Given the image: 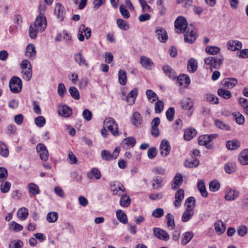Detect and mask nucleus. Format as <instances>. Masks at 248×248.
I'll use <instances>...</instances> for the list:
<instances>
[{
	"instance_id": "36",
	"label": "nucleus",
	"mask_w": 248,
	"mask_h": 248,
	"mask_svg": "<svg viewBox=\"0 0 248 248\" xmlns=\"http://www.w3.org/2000/svg\"><path fill=\"white\" fill-rule=\"evenodd\" d=\"M88 177L91 179H99L101 178V174L100 171L95 168L92 169L91 171L89 172L88 174Z\"/></svg>"
},
{
	"instance_id": "40",
	"label": "nucleus",
	"mask_w": 248,
	"mask_h": 248,
	"mask_svg": "<svg viewBox=\"0 0 248 248\" xmlns=\"http://www.w3.org/2000/svg\"><path fill=\"white\" fill-rule=\"evenodd\" d=\"M131 203V199L130 197L124 194L122 196L120 200V204L123 207H128Z\"/></svg>"
},
{
	"instance_id": "35",
	"label": "nucleus",
	"mask_w": 248,
	"mask_h": 248,
	"mask_svg": "<svg viewBox=\"0 0 248 248\" xmlns=\"http://www.w3.org/2000/svg\"><path fill=\"white\" fill-rule=\"evenodd\" d=\"M194 101L190 98H187L183 99L181 102L182 107L186 110H189L193 106Z\"/></svg>"
},
{
	"instance_id": "38",
	"label": "nucleus",
	"mask_w": 248,
	"mask_h": 248,
	"mask_svg": "<svg viewBox=\"0 0 248 248\" xmlns=\"http://www.w3.org/2000/svg\"><path fill=\"white\" fill-rule=\"evenodd\" d=\"M239 161L243 165L248 164V149L244 150L241 153Z\"/></svg>"
},
{
	"instance_id": "45",
	"label": "nucleus",
	"mask_w": 248,
	"mask_h": 248,
	"mask_svg": "<svg viewBox=\"0 0 248 248\" xmlns=\"http://www.w3.org/2000/svg\"><path fill=\"white\" fill-rule=\"evenodd\" d=\"M233 118L238 124H243L245 122L244 116L239 112H234L232 113Z\"/></svg>"
},
{
	"instance_id": "33",
	"label": "nucleus",
	"mask_w": 248,
	"mask_h": 248,
	"mask_svg": "<svg viewBox=\"0 0 248 248\" xmlns=\"http://www.w3.org/2000/svg\"><path fill=\"white\" fill-rule=\"evenodd\" d=\"M197 135V131L195 129L189 128L185 130L184 135L185 140H190Z\"/></svg>"
},
{
	"instance_id": "63",
	"label": "nucleus",
	"mask_w": 248,
	"mask_h": 248,
	"mask_svg": "<svg viewBox=\"0 0 248 248\" xmlns=\"http://www.w3.org/2000/svg\"><path fill=\"white\" fill-rule=\"evenodd\" d=\"M164 211L162 208H157L153 210L152 215L155 217L160 218L164 215Z\"/></svg>"
},
{
	"instance_id": "29",
	"label": "nucleus",
	"mask_w": 248,
	"mask_h": 248,
	"mask_svg": "<svg viewBox=\"0 0 248 248\" xmlns=\"http://www.w3.org/2000/svg\"><path fill=\"white\" fill-rule=\"evenodd\" d=\"M198 63L196 60L193 58H190L187 62V69L190 73L195 72L197 69Z\"/></svg>"
},
{
	"instance_id": "48",
	"label": "nucleus",
	"mask_w": 248,
	"mask_h": 248,
	"mask_svg": "<svg viewBox=\"0 0 248 248\" xmlns=\"http://www.w3.org/2000/svg\"><path fill=\"white\" fill-rule=\"evenodd\" d=\"M236 168L235 163L232 162H228L224 166V170L226 173L231 174L234 172Z\"/></svg>"
},
{
	"instance_id": "5",
	"label": "nucleus",
	"mask_w": 248,
	"mask_h": 248,
	"mask_svg": "<svg viewBox=\"0 0 248 248\" xmlns=\"http://www.w3.org/2000/svg\"><path fill=\"white\" fill-rule=\"evenodd\" d=\"M9 88L11 92L14 93H20L22 88V82L20 78L14 76L9 81Z\"/></svg>"
},
{
	"instance_id": "57",
	"label": "nucleus",
	"mask_w": 248,
	"mask_h": 248,
	"mask_svg": "<svg viewBox=\"0 0 248 248\" xmlns=\"http://www.w3.org/2000/svg\"><path fill=\"white\" fill-rule=\"evenodd\" d=\"M116 23L118 26L123 30L126 31L129 28L128 24L122 19H118Z\"/></svg>"
},
{
	"instance_id": "34",
	"label": "nucleus",
	"mask_w": 248,
	"mask_h": 248,
	"mask_svg": "<svg viewBox=\"0 0 248 248\" xmlns=\"http://www.w3.org/2000/svg\"><path fill=\"white\" fill-rule=\"evenodd\" d=\"M117 219L122 223L126 224L128 222L127 216L125 213L122 210H118L116 212Z\"/></svg>"
},
{
	"instance_id": "53",
	"label": "nucleus",
	"mask_w": 248,
	"mask_h": 248,
	"mask_svg": "<svg viewBox=\"0 0 248 248\" xmlns=\"http://www.w3.org/2000/svg\"><path fill=\"white\" fill-rule=\"evenodd\" d=\"M21 74L22 77L24 79L29 81L32 77V68L22 70Z\"/></svg>"
},
{
	"instance_id": "58",
	"label": "nucleus",
	"mask_w": 248,
	"mask_h": 248,
	"mask_svg": "<svg viewBox=\"0 0 248 248\" xmlns=\"http://www.w3.org/2000/svg\"><path fill=\"white\" fill-rule=\"evenodd\" d=\"M69 92L71 96L75 99L78 100L80 98L79 93L78 89L75 87H70Z\"/></svg>"
},
{
	"instance_id": "59",
	"label": "nucleus",
	"mask_w": 248,
	"mask_h": 248,
	"mask_svg": "<svg viewBox=\"0 0 248 248\" xmlns=\"http://www.w3.org/2000/svg\"><path fill=\"white\" fill-rule=\"evenodd\" d=\"M185 205L186 207V209H188V207L191 206L192 209L194 210V207L196 206V201L195 199L193 197H190L188 198L185 201Z\"/></svg>"
},
{
	"instance_id": "2",
	"label": "nucleus",
	"mask_w": 248,
	"mask_h": 248,
	"mask_svg": "<svg viewBox=\"0 0 248 248\" xmlns=\"http://www.w3.org/2000/svg\"><path fill=\"white\" fill-rule=\"evenodd\" d=\"M46 26L47 22L45 16L43 14H40L35 19L34 24L30 27L29 33L31 38H36L38 31H43Z\"/></svg>"
},
{
	"instance_id": "55",
	"label": "nucleus",
	"mask_w": 248,
	"mask_h": 248,
	"mask_svg": "<svg viewBox=\"0 0 248 248\" xmlns=\"http://www.w3.org/2000/svg\"><path fill=\"white\" fill-rule=\"evenodd\" d=\"M138 94V89L137 88H134L131 90L127 95V100L129 101L130 98H132L131 101L132 104H133L135 101L136 98Z\"/></svg>"
},
{
	"instance_id": "31",
	"label": "nucleus",
	"mask_w": 248,
	"mask_h": 248,
	"mask_svg": "<svg viewBox=\"0 0 248 248\" xmlns=\"http://www.w3.org/2000/svg\"><path fill=\"white\" fill-rule=\"evenodd\" d=\"M166 218L168 228L172 230L175 226L174 216L170 213H168L166 216Z\"/></svg>"
},
{
	"instance_id": "13",
	"label": "nucleus",
	"mask_w": 248,
	"mask_h": 248,
	"mask_svg": "<svg viewBox=\"0 0 248 248\" xmlns=\"http://www.w3.org/2000/svg\"><path fill=\"white\" fill-rule=\"evenodd\" d=\"M185 192L182 188H179L175 193V201L173 202V205L176 208H177L181 205L182 202L184 199Z\"/></svg>"
},
{
	"instance_id": "23",
	"label": "nucleus",
	"mask_w": 248,
	"mask_h": 248,
	"mask_svg": "<svg viewBox=\"0 0 248 248\" xmlns=\"http://www.w3.org/2000/svg\"><path fill=\"white\" fill-rule=\"evenodd\" d=\"M227 47L232 51H235L241 48L242 45L241 42L237 40H230L227 44Z\"/></svg>"
},
{
	"instance_id": "41",
	"label": "nucleus",
	"mask_w": 248,
	"mask_h": 248,
	"mask_svg": "<svg viewBox=\"0 0 248 248\" xmlns=\"http://www.w3.org/2000/svg\"><path fill=\"white\" fill-rule=\"evenodd\" d=\"M194 234L192 232H186L183 234L181 244L183 245L187 244L193 238Z\"/></svg>"
},
{
	"instance_id": "56",
	"label": "nucleus",
	"mask_w": 248,
	"mask_h": 248,
	"mask_svg": "<svg viewBox=\"0 0 248 248\" xmlns=\"http://www.w3.org/2000/svg\"><path fill=\"white\" fill-rule=\"evenodd\" d=\"M164 103L162 100H157L155 103V110L156 113H160L163 110Z\"/></svg>"
},
{
	"instance_id": "14",
	"label": "nucleus",
	"mask_w": 248,
	"mask_h": 248,
	"mask_svg": "<svg viewBox=\"0 0 248 248\" xmlns=\"http://www.w3.org/2000/svg\"><path fill=\"white\" fill-rule=\"evenodd\" d=\"M160 154L163 156H167L170 153L171 147L169 142L166 140H163L161 142Z\"/></svg>"
},
{
	"instance_id": "22",
	"label": "nucleus",
	"mask_w": 248,
	"mask_h": 248,
	"mask_svg": "<svg viewBox=\"0 0 248 248\" xmlns=\"http://www.w3.org/2000/svg\"><path fill=\"white\" fill-rule=\"evenodd\" d=\"M158 39L162 43L166 42L168 38L166 30L163 28H159L155 31Z\"/></svg>"
},
{
	"instance_id": "49",
	"label": "nucleus",
	"mask_w": 248,
	"mask_h": 248,
	"mask_svg": "<svg viewBox=\"0 0 248 248\" xmlns=\"http://www.w3.org/2000/svg\"><path fill=\"white\" fill-rule=\"evenodd\" d=\"M220 48L215 46H207L205 48V52L210 55H214L219 53Z\"/></svg>"
},
{
	"instance_id": "64",
	"label": "nucleus",
	"mask_w": 248,
	"mask_h": 248,
	"mask_svg": "<svg viewBox=\"0 0 248 248\" xmlns=\"http://www.w3.org/2000/svg\"><path fill=\"white\" fill-rule=\"evenodd\" d=\"M46 122V119L43 116H38L35 119V123L39 127H43Z\"/></svg>"
},
{
	"instance_id": "60",
	"label": "nucleus",
	"mask_w": 248,
	"mask_h": 248,
	"mask_svg": "<svg viewBox=\"0 0 248 248\" xmlns=\"http://www.w3.org/2000/svg\"><path fill=\"white\" fill-rule=\"evenodd\" d=\"M175 109L173 107L170 108L166 112V117L168 121H172L174 119Z\"/></svg>"
},
{
	"instance_id": "19",
	"label": "nucleus",
	"mask_w": 248,
	"mask_h": 248,
	"mask_svg": "<svg viewBox=\"0 0 248 248\" xmlns=\"http://www.w3.org/2000/svg\"><path fill=\"white\" fill-rule=\"evenodd\" d=\"M162 70L165 74L172 80L176 78V73L175 71L169 65H165L162 67Z\"/></svg>"
},
{
	"instance_id": "52",
	"label": "nucleus",
	"mask_w": 248,
	"mask_h": 248,
	"mask_svg": "<svg viewBox=\"0 0 248 248\" xmlns=\"http://www.w3.org/2000/svg\"><path fill=\"white\" fill-rule=\"evenodd\" d=\"M28 188L30 192L34 195H37L40 192L38 186L34 183H30L28 185Z\"/></svg>"
},
{
	"instance_id": "18",
	"label": "nucleus",
	"mask_w": 248,
	"mask_h": 248,
	"mask_svg": "<svg viewBox=\"0 0 248 248\" xmlns=\"http://www.w3.org/2000/svg\"><path fill=\"white\" fill-rule=\"evenodd\" d=\"M58 111L60 115L64 117H69L72 114V109L66 105L59 106Z\"/></svg>"
},
{
	"instance_id": "62",
	"label": "nucleus",
	"mask_w": 248,
	"mask_h": 248,
	"mask_svg": "<svg viewBox=\"0 0 248 248\" xmlns=\"http://www.w3.org/2000/svg\"><path fill=\"white\" fill-rule=\"evenodd\" d=\"M11 186V184L9 182L2 183L0 187L1 192L3 193H7L10 190Z\"/></svg>"
},
{
	"instance_id": "61",
	"label": "nucleus",
	"mask_w": 248,
	"mask_h": 248,
	"mask_svg": "<svg viewBox=\"0 0 248 248\" xmlns=\"http://www.w3.org/2000/svg\"><path fill=\"white\" fill-rule=\"evenodd\" d=\"M220 188V184L217 180L212 181L209 185V189L213 192L217 191Z\"/></svg>"
},
{
	"instance_id": "3",
	"label": "nucleus",
	"mask_w": 248,
	"mask_h": 248,
	"mask_svg": "<svg viewBox=\"0 0 248 248\" xmlns=\"http://www.w3.org/2000/svg\"><path fill=\"white\" fill-rule=\"evenodd\" d=\"M224 59L222 56L208 57L204 59L205 66L206 69L211 71L213 69H219L223 63Z\"/></svg>"
},
{
	"instance_id": "17",
	"label": "nucleus",
	"mask_w": 248,
	"mask_h": 248,
	"mask_svg": "<svg viewBox=\"0 0 248 248\" xmlns=\"http://www.w3.org/2000/svg\"><path fill=\"white\" fill-rule=\"evenodd\" d=\"M238 81L235 78H227L221 81V84L224 88H232L237 84Z\"/></svg>"
},
{
	"instance_id": "12",
	"label": "nucleus",
	"mask_w": 248,
	"mask_h": 248,
	"mask_svg": "<svg viewBox=\"0 0 248 248\" xmlns=\"http://www.w3.org/2000/svg\"><path fill=\"white\" fill-rule=\"evenodd\" d=\"M177 81L180 86L187 88L190 83V79L186 74H182L178 76H176Z\"/></svg>"
},
{
	"instance_id": "21",
	"label": "nucleus",
	"mask_w": 248,
	"mask_h": 248,
	"mask_svg": "<svg viewBox=\"0 0 248 248\" xmlns=\"http://www.w3.org/2000/svg\"><path fill=\"white\" fill-rule=\"evenodd\" d=\"M130 120L131 124L137 127H139L142 123V117L140 113L137 111L133 114Z\"/></svg>"
},
{
	"instance_id": "54",
	"label": "nucleus",
	"mask_w": 248,
	"mask_h": 248,
	"mask_svg": "<svg viewBox=\"0 0 248 248\" xmlns=\"http://www.w3.org/2000/svg\"><path fill=\"white\" fill-rule=\"evenodd\" d=\"M9 229L15 232H19L23 229V227L21 225L13 221L10 224Z\"/></svg>"
},
{
	"instance_id": "43",
	"label": "nucleus",
	"mask_w": 248,
	"mask_h": 248,
	"mask_svg": "<svg viewBox=\"0 0 248 248\" xmlns=\"http://www.w3.org/2000/svg\"><path fill=\"white\" fill-rule=\"evenodd\" d=\"M217 94L225 99H229L232 96L231 93L225 89H219L217 90Z\"/></svg>"
},
{
	"instance_id": "46",
	"label": "nucleus",
	"mask_w": 248,
	"mask_h": 248,
	"mask_svg": "<svg viewBox=\"0 0 248 248\" xmlns=\"http://www.w3.org/2000/svg\"><path fill=\"white\" fill-rule=\"evenodd\" d=\"M146 94L148 100L151 103L155 102L156 100H158V96L156 93L151 90H147Z\"/></svg>"
},
{
	"instance_id": "28",
	"label": "nucleus",
	"mask_w": 248,
	"mask_h": 248,
	"mask_svg": "<svg viewBox=\"0 0 248 248\" xmlns=\"http://www.w3.org/2000/svg\"><path fill=\"white\" fill-rule=\"evenodd\" d=\"M75 61L80 66H88V63L81 53H76L74 55Z\"/></svg>"
},
{
	"instance_id": "50",
	"label": "nucleus",
	"mask_w": 248,
	"mask_h": 248,
	"mask_svg": "<svg viewBox=\"0 0 248 248\" xmlns=\"http://www.w3.org/2000/svg\"><path fill=\"white\" fill-rule=\"evenodd\" d=\"M58 218V214L56 212H50L46 216V220L49 223L56 222Z\"/></svg>"
},
{
	"instance_id": "32",
	"label": "nucleus",
	"mask_w": 248,
	"mask_h": 248,
	"mask_svg": "<svg viewBox=\"0 0 248 248\" xmlns=\"http://www.w3.org/2000/svg\"><path fill=\"white\" fill-rule=\"evenodd\" d=\"M226 146L228 149L234 150L240 147V142L237 140H229L226 142Z\"/></svg>"
},
{
	"instance_id": "20",
	"label": "nucleus",
	"mask_w": 248,
	"mask_h": 248,
	"mask_svg": "<svg viewBox=\"0 0 248 248\" xmlns=\"http://www.w3.org/2000/svg\"><path fill=\"white\" fill-rule=\"evenodd\" d=\"M140 63L145 69L150 70L154 66V62L149 58L141 56L140 58Z\"/></svg>"
},
{
	"instance_id": "26",
	"label": "nucleus",
	"mask_w": 248,
	"mask_h": 248,
	"mask_svg": "<svg viewBox=\"0 0 248 248\" xmlns=\"http://www.w3.org/2000/svg\"><path fill=\"white\" fill-rule=\"evenodd\" d=\"M216 232L219 235L223 233L226 230V225L221 220H219L214 224Z\"/></svg>"
},
{
	"instance_id": "42",
	"label": "nucleus",
	"mask_w": 248,
	"mask_h": 248,
	"mask_svg": "<svg viewBox=\"0 0 248 248\" xmlns=\"http://www.w3.org/2000/svg\"><path fill=\"white\" fill-rule=\"evenodd\" d=\"M173 185L172 188L176 189L178 186H180L183 182V176L180 173H177L173 180Z\"/></svg>"
},
{
	"instance_id": "27",
	"label": "nucleus",
	"mask_w": 248,
	"mask_h": 248,
	"mask_svg": "<svg viewBox=\"0 0 248 248\" xmlns=\"http://www.w3.org/2000/svg\"><path fill=\"white\" fill-rule=\"evenodd\" d=\"M29 216L28 209L25 207L19 208L17 212V217L21 220H26Z\"/></svg>"
},
{
	"instance_id": "47",
	"label": "nucleus",
	"mask_w": 248,
	"mask_h": 248,
	"mask_svg": "<svg viewBox=\"0 0 248 248\" xmlns=\"http://www.w3.org/2000/svg\"><path fill=\"white\" fill-rule=\"evenodd\" d=\"M9 152L7 145L3 142L0 141V155L6 157L9 155Z\"/></svg>"
},
{
	"instance_id": "4",
	"label": "nucleus",
	"mask_w": 248,
	"mask_h": 248,
	"mask_svg": "<svg viewBox=\"0 0 248 248\" xmlns=\"http://www.w3.org/2000/svg\"><path fill=\"white\" fill-rule=\"evenodd\" d=\"M104 124L114 136H119L118 125L115 120L112 117H108L104 121Z\"/></svg>"
},
{
	"instance_id": "51",
	"label": "nucleus",
	"mask_w": 248,
	"mask_h": 248,
	"mask_svg": "<svg viewBox=\"0 0 248 248\" xmlns=\"http://www.w3.org/2000/svg\"><path fill=\"white\" fill-rule=\"evenodd\" d=\"M197 186L202 196L203 197H207L208 196V193L206 190L204 183L202 181H199L198 183Z\"/></svg>"
},
{
	"instance_id": "24",
	"label": "nucleus",
	"mask_w": 248,
	"mask_h": 248,
	"mask_svg": "<svg viewBox=\"0 0 248 248\" xmlns=\"http://www.w3.org/2000/svg\"><path fill=\"white\" fill-rule=\"evenodd\" d=\"M194 215V210L192 209L191 206H188V209L183 213L182 216V221L184 222H186L189 221Z\"/></svg>"
},
{
	"instance_id": "25",
	"label": "nucleus",
	"mask_w": 248,
	"mask_h": 248,
	"mask_svg": "<svg viewBox=\"0 0 248 248\" xmlns=\"http://www.w3.org/2000/svg\"><path fill=\"white\" fill-rule=\"evenodd\" d=\"M124 147L126 149L133 147L136 143V139L133 137H129L124 139Z\"/></svg>"
},
{
	"instance_id": "30",
	"label": "nucleus",
	"mask_w": 248,
	"mask_h": 248,
	"mask_svg": "<svg viewBox=\"0 0 248 248\" xmlns=\"http://www.w3.org/2000/svg\"><path fill=\"white\" fill-rule=\"evenodd\" d=\"M55 13L57 17L61 20H62L64 15V7L60 3H57L55 7Z\"/></svg>"
},
{
	"instance_id": "15",
	"label": "nucleus",
	"mask_w": 248,
	"mask_h": 248,
	"mask_svg": "<svg viewBox=\"0 0 248 248\" xmlns=\"http://www.w3.org/2000/svg\"><path fill=\"white\" fill-rule=\"evenodd\" d=\"M110 188L114 195L120 196L124 192L125 188L123 185L119 182L114 183L110 185Z\"/></svg>"
},
{
	"instance_id": "8",
	"label": "nucleus",
	"mask_w": 248,
	"mask_h": 248,
	"mask_svg": "<svg viewBox=\"0 0 248 248\" xmlns=\"http://www.w3.org/2000/svg\"><path fill=\"white\" fill-rule=\"evenodd\" d=\"M36 150L42 161H46L48 160L49 156L48 151L46 146L43 143H38L36 146Z\"/></svg>"
},
{
	"instance_id": "6",
	"label": "nucleus",
	"mask_w": 248,
	"mask_h": 248,
	"mask_svg": "<svg viewBox=\"0 0 248 248\" xmlns=\"http://www.w3.org/2000/svg\"><path fill=\"white\" fill-rule=\"evenodd\" d=\"M120 151V148L116 147L113 153L109 151L104 150L101 152V156L102 158L105 161H111L115 159L119 155Z\"/></svg>"
},
{
	"instance_id": "44",
	"label": "nucleus",
	"mask_w": 248,
	"mask_h": 248,
	"mask_svg": "<svg viewBox=\"0 0 248 248\" xmlns=\"http://www.w3.org/2000/svg\"><path fill=\"white\" fill-rule=\"evenodd\" d=\"M200 161L197 158L193 160L187 159L185 162V167L189 168H193L197 167L199 165Z\"/></svg>"
},
{
	"instance_id": "7",
	"label": "nucleus",
	"mask_w": 248,
	"mask_h": 248,
	"mask_svg": "<svg viewBox=\"0 0 248 248\" xmlns=\"http://www.w3.org/2000/svg\"><path fill=\"white\" fill-rule=\"evenodd\" d=\"M91 32L92 30L91 28L86 27L84 24H81L79 27L78 33V40L80 41H83L84 40L85 37L84 35L83 34V33H85L86 38L88 39L91 36Z\"/></svg>"
},
{
	"instance_id": "39",
	"label": "nucleus",
	"mask_w": 248,
	"mask_h": 248,
	"mask_svg": "<svg viewBox=\"0 0 248 248\" xmlns=\"http://www.w3.org/2000/svg\"><path fill=\"white\" fill-rule=\"evenodd\" d=\"M119 82L120 84L125 85L127 83L126 73L124 70L120 69L118 73Z\"/></svg>"
},
{
	"instance_id": "37",
	"label": "nucleus",
	"mask_w": 248,
	"mask_h": 248,
	"mask_svg": "<svg viewBox=\"0 0 248 248\" xmlns=\"http://www.w3.org/2000/svg\"><path fill=\"white\" fill-rule=\"evenodd\" d=\"M215 124L217 127L220 129L224 130H231V127L228 124L220 120H216L215 121Z\"/></svg>"
},
{
	"instance_id": "10",
	"label": "nucleus",
	"mask_w": 248,
	"mask_h": 248,
	"mask_svg": "<svg viewBox=\"0 0 248 248\" xmlns=\"http://www.w3.org/2000/svg\"><path fill=\"white\" fill-rule=\"evenodd\" d=\"M154 234L155 237L162 240L168 241L170 239L169 233L165 230L159 228H154Z\"/></svg>"
},
{
	"instance_id": "11",
	"label": "nucleus",
	"mask_w": 248,
	"mask_h": 248,
	"mask_svg": "<svg viewBox=\"0 0 248 248\" xmlns=\"http://www.w3.org/2000/svg\"><path fill=\"white\" fill-rule=\"evenodd\" d=\"M239 195V192L231 188H228L225 192L224 198L226 201H231L236 199Z\"/></svg>"
},
{
	"instance_id": "16",
	"label": "nucleus",
	"mask_w": 248,
	"mask_h": 248,
	"mask_svg": "<svg viewBox=\"0 0 248 248\" xmlns=\"http://www.w3.org/2000/svg\"><path fill=\"white\" fill-rule=\"evenodd\" d=\"M25 55L29 59L33 60L36 56V51L35 45L29 44L26 48Z\"/></svg>"
},
{
	"instance_id": "9",
	"label": "nucleus",
	"mask_w": 248,
	"mask_h": 248,
	"mask_svg": "<svg viewBox=\"0 0 248 248\" xmlns=\"http://www.w3.org/2000/svg\"><path fill=\"white\" fill-rule=\"evenodd\" d=\"M198 143L200 145L205 146L208 149H211L213 146V142L211 136H201L198 139Z\"/></svg>"
},
{
	"instance_id": "1",
	"label": "nucleus",
	"mask_w": 248,
	"mask_h": 248,
	"mask_svg": "<svg viewBox=\"0 0 248 248\" xmlns=\"http://www.w3.org/2000/svg\"><path fill=\"white\" fill-rule=\"evenodd\" d=\"M174 26L178 33H185L184 39L186 42L193 43L197 37L195 30L193 27H188L186 19L182 16L175 20Z\"/></svg>"
}]
</instances>
